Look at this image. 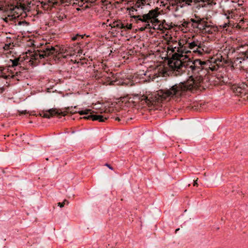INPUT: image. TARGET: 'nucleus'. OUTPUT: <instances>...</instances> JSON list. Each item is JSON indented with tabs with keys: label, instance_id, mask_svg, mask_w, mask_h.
<instances>
[{
	"label": "nucleus",
	"instance_id": "nucleus-1",
	"mask_svg": "<svg viewBox=\"0 0 248 248\" xmlns=\"http://www.w3.org/2000/svg\"><path fill=\"white\" fill-rule=\"evenodd\" d=\"M187 46H181V54L175 53L168 61V65L172 69L173 73L178 76L181 75L187 69L188 73L190 75L189 79L186 82H181L173 85L168 90H160L155 96L148 97L142 95L140 101L142 104H146L149 107L153 108L162 101L171 98L176 99L180 98L186 91L191 90L194 87L198 86L203 81V77L206 74L203 65L206 64L205 62L200 59H196L193 61L188 60L183 61V53H190Z\"/></svg>",
	"mask_w": 248,
	"mask_h": 248
},
{
	"label": "nucleus",
	"instance_id": "nucleus-2",
	"mask_svg": "<svg viewBox=\"0 0 248 248\" xmlns=\"http://www.w3.org/2000/svg\"><path fill=\"white\" fill-rule=\"evenodd\" d=\"M159 9L158 7H156L154 9L150 10L147 14H143L142 16H132L136 23H142L144 24L142 27L139 28L140 31H144L146 29H155L153 26H155L156 24H159L160 22V21L157 18V17L160 14Z\"/></svg>",
	"mask_w": 248,
	"mask_h": 248
},
{
	"label": "nucleus",
	"instance_id": "nucleus-3",
	"mask_svg": "<svg viewBox=\"0 0 248 248\" xmlns=\"http://www.w3.org/2000/svg\"><path fill=\"white\" fill-rule=\"evenodd\" d=\"M38 51V53L35 52L32 56L35 60L46 58L50 56H55L59 54L66 55V46L60 47L58 46H45L42 50ZM66 56V55L64 57Z\"/></svg>",
	"mask_w": 248,
	"mask_h": 248
},
{
	"label": "nucleus",
	"instance_id": "nucleus-4",
	"mask_svg": "<svg viewBox=\"0 0 248 248\" xmlns=\"http://www.w3.org/2000/svg\"><path fill=\"white\" fill-rule=\"evenodd\" d=\"M151 0H133V2H135L133 6L130 8L129 13L132 17L133 16H140V13L138 12V8H143V7L145 5H150ZM142 14V13H140Z\"/></svg>",
	"mask_w": 248,
	"mask_h": 248
},
{
	"label": "nucleus",
	"instance_id": "nucleus-5",
	"mask_svg": "<svg viewBox=\"0 0 248 248\" xmlns=\"http://www.w3.org/2000/svg\"><path fill=\"white\" fill-rule=\"evenodd\" d=\"M232 89L235 95L242 97L248 94V85L245 83H242L238 85H233Z\"/></svg>",
	"mask_w": 248,
	"mask_h": 248
},
{
	"label": "nucleus",
	"instance_id": "nucleus-6",
	"mask_svg": "<svg viewBox=\"0 0 248 248\" xmlns=\"http://www.w3.org/2000/svg\"><path fill=\"white\" fill-rule=\"evenodd\" d=\"M56 115L64 116L65 114L64 112L58 110L56 108H51L46 111L43 110L41 112L39 113V115L40 116L48 119Z\"/></svg>",
	"mask_w": 248,
	"mask_h": 248
},
{
	"label": "nucleus",
	"instance_id": "nucleus-7",
	"mask_svg": "<svg viewBox=\"0 0 248 248\" xmlns=\"http://www.w3.org/2000/svg\"><path fill=\"white\" fill-rule=\"evenodd\" d=\"M56 115L64 116L65 114L64 112L58 110L56 108H51L46 111L43 110L41 112L39 113V115L40 116L48 119Z\"/></svg>",
	"mask_w": 248,
	"mask_h": 248
},
{
	"label": "nucleus",
	"instance_id": "nucleus-8",
	"mask_svg": "<svg viewBox=\"0 0 248 248\" xmlns=\"http://www.w3.org/2000/svg\"><path fill=\"white\" fill-rule=\"evenodd\" d=\"M94 112L91 109V111L89 112L90 115L88 116H84L83 117H80V119H84L86 120H92V121H98L100 122H105L106 120L108 119V117L106 116H103L102 115H96V114H93V113Z\"/></svg>",
	"mask_w": 248,
	"mask_h": 248
},
{
	"label": "nucleus",
	"instance_id": "nucleus-9",
	"mask_svg": "<svg viewBox=\"0 0 248 248\" xmlns=\"http://www.w3.org/2000/svg\"><path fill=\"white\" fill-rule=\"evenodd\" d=\"M200 45L201 43L198 40L194 41L188 44V47L189 49L193 50L194 53L197 54L198 56H200L203 54V49L202 50L199 49V48H201Z\"/></svg>",
	"mask_w": 248,
	"mask_h": 248
},
{
	"label": "nucleus",
	"instance_id": "nucleus-10",
	"mask_svg": "<svg viewBox=\"0 0 248 248\" xmlns=\"http://www.w3.org/2000/svg\"><path fill=\"white\" fill-rule=\"evenodd\" d=\"M76 107H77L76 106H75L74 108L73 107H68V108H66V111H63L64 112V114H65L64 116H65L66 115V113H68V112H70L71 114H75V113H78L81 115H87V114H89V112H90L91 111V109H87V108H86L83 110L75 111L74 109L76 108Z\"/></svg>",
	"mask_w": 248,
	"mask_h": 248
},
{
	"label": "nucleus",
	"instance_id": "nucleus-11",
	"mask_svg": "<svg viewBox=\"0 0 248 248\" xmlns=\"http://www.w3.org/2000/svg\"><path fill=\"white\" fill-rule=\"evenodd\" d=\"M240 56L236 58L235 62L237 64H240L242 63V61H244L248 59V51L242 52L241 54H239Z\"/></svg>",
	"mask_w": 248,
	"mask_h": 248
},
{
	"label": "nucleus",
	"instance_id": "nucleus-12",
	"mask_svg": "<svg viewBox=\"0 0 248 248\" xmlns=\"http://www.w3.org/2000/svg\"><path fill=\"white\" fill-rule=\"evenodd\" d=\"M209 26L207 25V22L205 21L203 18H201V22L199 23L198 29L200 31H207L206 29L209 28Z\"/></svg>",
	"mask_w": 248,
	"mask_h": 248
},
{
	"label": "nucleus",
	"instance_id": "nucleus-13",
	"mask_svg": "<svg viewBox=\"0 0 248 248\" xmlns=\"http://www.w3.org/2000/svg\"><path fill=\"white\" fill-rule=\"evenodd\" d=\"M196 19L191 18L190 19V22H191V26L193 28L197 29L198 27L199 23L201 22V18L199 17L195 16Z\"/></svg>",
	"mask_w": 248,
	"mask_h": 248
},
{
	"label": "nucleus",
	"instance_id": "nucleus-14",
	"mask_svg": "<svg viewBox=\"0 0 248 248\" xmlns=\"http://www.w3.org/2000/svg\"><path fill=\"white\" fill-rule=\"evenodd\" d=\"M181 4H182L183 2H185V3H183L185 4V6L186 5H191V3L192 2H194V3H199L200 2H204L206 1V0H180Z\"/></svg>",
	"mask_w": 248,
	"mask_h": 248
},
{
	"label": "nucleus",
	"instance_id": "nucleus-15",
	"mask_svg": "<svg viewBox=\"0 0 248 248\" xmlns=\"http://www.w3.org/2000/svg\"><path fill=\"white\" fill-rule=\"evenodd\" d=\"M170 5L172 7H175L176 5L180 4V6L181 8H183L185 6V4H181L180 0H166Z\"/></svg>",
	"mask_w": 248,
	"mask_h": 248
},
{
	"label": "nucleus",
	"instance_id": "nucleus-16",
	"mask_svg": "<svg viewBox=\"0 0 248 248\" xmlns=\"http://www.w3.org/2000/svg\"><path fill=\"white\" fill-rule=\"evenodd\" d=\"M75 50L73 47L66 46V56H72L75 54Z\"/></svg>",
	"mask_w": 248,
	"mask_h": 248
},
{
	"label": "nucleus",
	"instance_id": "nucleus-17",
	"mask_svg": "<svg viewBox=\"0 0 248 248\" xmlns=\"http://www.w3.org/2000/svg\"><path fill=\"white\" fill-rule=\"evenodd\" d=\"M112 27L114 28H118L120 29H124L125 26L124 24L122 23L119 22V21H114L113 23V26H111Z\"/></svg>",
	"mask_w": 248,
	"mask_h": 248
},
{
	"label": "nucleus",
	"instance_id": "nucleus-18",
	"mask_svg": "<svg viewBox=\"0 0 248 248\" xmlns=\"http://www.w3.org/2000/svg\"><path fill=\"white\" fill-rule=\"evenodd\" d=\"M19 58H16L14 60H10V62H12L11 65L10 67H14L19 64Z\"/></svg>",
	"mask_w": 248,
	"mask_h": 248
},
{
	"label": "nucleus",
	"instance_id": "nucleus-19",
	"mask_svg": "<svg viewBox=\"0 0 248 248\" xmlns=\"http://www.w3.org/2000/svg\"><path fill=\"white\" fill-rule=\"evenodd\" d=\"M164 24H165L169 28L172 27V25H171V26L169 25L167 23H166L165 20H163L162 21H160V24H159V27L157 29H160L161 28L167 29V28H165L163 26Z\"/></svg>",
	"mask_w": 248,
	"mask_h": 248
},
{
	"label": "nucleus",
	"instance_id": "nucleus-20",
	"mask_svg": "<svg viewBox=\"0 0 248 248\" xmlns=\"http://www.w3.org/2000/svg\"><path fill=\"white\" fill-rule=\"evenodd\" d=\"M57 18L59 20L62 21L64 18H66V15L61 13L57 16Z\"/></svg>",
	"mask_w": 248,
	"mask_h": 248
},
{
	"label": "nucleus",
	"instance_id": "nucleus-21",
	"mask_svg": "<svg viewBox=\"0 0 248 248\" xmlns=\"http://www.w3.org/2000/svg\"><path fill=\"white\" fill-rule=\"evenodd\" d=\"M84 35H79L78 34H77L75 36L72 38V40L73 41L78 40V38H80L81 39H82Z\"/></svg>",
	"mask_w": 248,
	"mask_h": 248
},
{
	"label": "nucleus",
	"instance_id": "nucleus-22",
	"mask_svg": "<svg viewBox=\"0 0 248 248\" xmlns=\"http://www.w3.org/2000/svg\"><path fill=\"white\" fill-rule=\"evenodd\" d=\"M47 2H48V5L49 6L57 5V4L58 3L57 0H48Z\"/></svg>",
	"mask_w": 248,
	"mask_h": 248
},
{
	"label": "nucleus",
	"instance_id": "nucleus-23",
	"mask_svg": "<svg viewBox=\"0 0 248 248\" xmlns=\"http://www.w3.org/2000/svg\"><path fill=\"white\" fill-rule=\"evenodd\" d=\"M191 24V22H190V19L187 21H184L183 23L182 24V25L184 27H188Z\"/></svg>",
	"mask_w": 248,
	"mask_h": 248
},
{
	"label": "nucleus",
	"instance_id": "nucleus-24",
	"mask_svg": "<svg viewBox=\"0 0 248 248\" xmlns=\"http://www.w3.org/2000/svg\"><path fill=\"white\" fill-rule=\"evenodd\" d=\"M219 80L221 82H222L223 83L225 84L228 82V78L226 77H224L222 76Z\"/></svg>",
	"mask_w": 248,
	"mask_h": 248
},
{
	"label": "nucleus",
	"instance_id": "nucleus-25",
	"mask_svg": "<svg viewBox=\"0 0 248 248\" xmlns=\"http://www.w3.org/2000/svg\"><path fill=\"white\" fill-rule=\"evenodd\" d=\"M232 12L230 11L229 10L227 11L226 13L225 14V16H227V19H229L230 18V17H231V18H232Z\"/></svg>",
	"mask_w": 248,
	"mask_h": 248
},
{
	"label": "nucleus",
	"instance_id": "nucleus-26",
	"mask_svg": "<svg viewBox=\"0 0 248 248\" xmlns=\"http://www.w3.org/2000/svg\"><path fill=\"white\" fill-rule=\"evenodd\" d=\"M0 73H2V70H1L0 69ZM14 76H15V75H13L12 76H10V75H2L1 76H0V78H3L4 79H8V78H9L10 77H11V78H13Z\"/></svg>",
	"mask_w": 248,
	"mask_h": 248
},
{
	"label": "nucleus",
	"instance_id": "nucleus-27",
	"mask_svg": "<svg viewBox=\"0 0 248 248\" xmlns=\"http://www.w3.org/2000/svg\"><path fill=\"white\" fill-rule=\"evenodd\" d=\"M68 204L69 202L66 200H64L63 202H58V205L61 208L63 207L64 206V204L65 203Z\"/></svg>",
	"mask_w": 248,
	"mask_h": 248
},
{
	"label": "nucleus",
	"instance_id": "nucleus-28",
	"mask_svg": "<svg viewBox=\"0 0 248 248\" xmlns=\"http://www.w3.org/2000/svg\"><path fill=\"white\" fill-rule=\"evenodd\" d=\"M178 45H179V47H177V51L178 52H180V49H181V46H184L180 41L178 42Z\"/></svg>",
	"mask_w": 248,
	"mask_h": 248
},
{
	"label": "nucleus",
	"instance_id": "nucleus-29",
	"mask_svg": "<svg viewBox=\"0 0 248 248\" xmlns=\"http://www.w3.org/2000/svg\"><path fill=\"white\" fill-rule=\"evenodd\" d=\"M179 6H180V4L176 5L175 7H173L172 10L173 11L175 12H177L179 10Z\"/></svg>",
	"mask_w": 248,
	"mask_h": 248
},
{
	"label": "nucleus",
	"instance_id": "nucleus-30",
	"mask_svg": "<svg viewBox=\"0 0 248 248\" xmlns=\"http://www.w3.org/2000/svg\"><path fill=\"white\" fill-rule=\"evenodd\" d=\"M231 25V24L230 23V22H227V23H224L222 25H221V26L223 28H226L228 26H229Z\"/></svg>",
	"mask_w": 248,
	"mask_h": 248
},
{
	"label": "nucleus",
	"instance_id": "nucleus-31",
	"mask_svg": "<svg viewBox=\"0 0 248 248\" xmlns=\"http://www.w3.org/2000/svg\"><path fill=\"white\" fill-rule=\"evenodd\" d=\"M132 24H127L126 26H125V28H126L127 30H130L132 28Z\"/></svg>",
	"mask_w": 248,
	"mask_h": 248
},
{
	"label": "nucleus",
	"instance_id": "nucleus-32",
	"mask_svg": "<svg viewBox=\"0 0 248 248\" xmlns=\"http://www.w3.org/2000/svg\"><path fill=\"white\" fill-rule=\"evenodd\" d=\"M105 166H107L109 169L113 170V168L109 164L106 163Z\"/></svg>",
	"mask_w": 248,
	"mask_h": 248
},
{
	"label": "nucleus",
	"instance_id": "nucleus-33",
	"mask_svg": "<svg viewBox=\"0 0 248 248\" xmlns=\"http://www.w3.org/2000/svg\"><path fill=\"white\" fill-rule=\"evenodd\" d=\"M175 49H176V46H175V47L171 46V49H170V50H171L172 52H174L175 51Z\"/></svg>",
	"mask_w": 248,
	"mask_h": 248
},
{
	"label": "nucleus",
	"instance_id": "nucleus-34",
	"mask_svg": "<svg viewBox=\"0 0 248 248\" xmlns=\"http://www.w3.org/2000/svg\"><path fill=\"white\" fill-rule=\"evenodd\" d=\"M197 181H198V178L196 180L194 181V184H193L194 186H198Z\"/></svg>",
	"mask_w": 248,
	"mask_h": 248
},
{
	"label": "nucleus",
	"instance_id": "nucleus-35",
	"mask_svg": "<svg viewBox=\"0 0 248 248\" xmlns=\"http://www.w3.org/2000/svg\"><path fill=\"white\" fill-rule=\"evenodd\" d=\"M116 80H110V85H114L115 84V82H116Z\"/></svg>",
	"mask_w": 248,
	"mask_h": 248
},
{
	"label": "nucleus",
	"instance_id": "nucleus-36",
	"mask_svg": "<svg viewBox=\"0 0 248 248\" xmlns=\"http://www.w3.org/2000/svg\"><path fill=\"white\" fill-rule=\"evenodd\" d=\"M170 6H171V5H170V4L167 6V9H168L169 10H172V8H170Z\"/></svg>",
	"mask_w": 248,
	"mask_h": 248
},
{
	"label": "nucleus",
	"instance_id": "nucleus-37",
	"mask_svg": "<svg viewBox=\"0 0 248 248\" xmlns=\"http://www.w3.org/2000/svg\"><path fill=\"white\" fill-rule=\"evenodd\" d=\"M20 113L21 114H27V113H28V112L26 110H25L21 111Z\"/></svg>",
	"mask_w": 248,
	"mask_h": 248
},
{
	"label": "nucleus",
	"instance_id": "nucleus-38",
	"mask_svg": "<svg viewBox=\"0 0 248 248\" xmlns=\"http://www.w3.org/2000/svg\"><path fill=\"white\" fill-rule=\"evenodd\" d=\"M22 23L27 24V22L26 21H23V22L20 21V22H19L18 24L21 25Z\"/></svg>",
	"mask_w": 248,
	"mask_h": 248
},
{
	"label": "nucleus",
	"instance_id": "nucleus-39",
	"mask_svg": "<svg viewBox=\"0 0 248 248\" xmlns=\"http://www.w3.org/2000/svg\"><path fill=\"white\" fill-rule=\"evenodd\" d=\"M21 74V72H16V75L18 76Z\"/></svg>",
	"mask_w": 248,
	"mask_h": 248
},
{
	"label": "nucleus",
	"instance_id": "nucleus-40",
	"mask_svg": "<svg viewBox=\"0 0 248 248\" xmlns=\"http://www.w3.org/2000/svg\"><path fill=\"white\" fill-rule=\"evenodd\" d=\"M161 3L162 4L163 6H165L167 4V3H164V1H161Z\"/></svg>",
	"mask_w": 248,
	"mask_h": 248
},
{
	"label": "nucleus",
	"instance_id": "nucleus-41",
	"mask_svg": "<svg viewBox=\"0 0 248 248\" xmlns=\"http://www.w3.org/2000/svg\"><path fill=\"white\" fill-rule=\"evenodd\" d=\"M171 46H170V45H169V46H168V49L169 50H170V49H171Z\"/></svg>",
	"mask_w": 248,
	"mask_h": 248
},
{
	"label": "nucleus",
	"instance_id": "nucleus-42",
	"mask_svg": "<svg viewBox=\"0 0 248 248\" xmlns=\"http://www.w3.org/2000/svg\"><path fill=\"white\" fill-rule=\"evenodd\" d=\"M115 120H116V121H120V118H119V117H116V118H115Z\"/></svg>",
	"mask_w": 248,
	"mask_h": 248
},
{
	"label": "nucleus",
	"instance_id": "nucleus-43",
	"mask_svg": "<svg viewBox=\"0 0 248 248\" xmlns=\"http://www.w3.org/2000/svg\"><path fill=\"white\" fill-rule=\"evenodd\" d=\"M178 230H179V228H178V229H177L176 230L175 232H176L177 231H178Z\"/></svg>",
	"mask_w": 248,
	"mask_h": 248
},
{
	"label": "nucleus",
	"instance_id": "nucleus-44",
	"mask_svg": "<svg viewBox=\"0 0 248 248\" xmlns=\"http://www.w3.org/2000/svg\"><path fill=\"white\" fill-rule=\"evenodd\" d=\"M210 0H206V1H210Z\"/></svg>",
	"mask_w": 248,
	"mask_h": 248
},
{
	"label": "nucleus",
	"instance_id": "nucleus-45",
	"mask_svg": "<svg viewBox=\"0 0 248 248\" xmlns=\"http://www.w3.org/2000/svg\"><path fill=\"white\" fill-rule=\"evenodd\" d=\"M68 0H66V1H68Z\"/></svg>",
	"mask_w": 248,
	"mask_h": 248
}]
</instances>
